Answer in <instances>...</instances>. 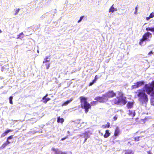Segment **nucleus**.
<instances>
[{
    "label": "nucleus",
    "mask_w": 154,
    "mask_h": 154,
    "mask_svg": "<svg viewBox=\"0 0 154 154\" xmlns=\"http://www.w3.org/2000/svg\"><path fill=\"white\" fill-rule=\"evenodd\" d=\"M145 92L151 96H154V81L151 83L146 84L144 86L143 90L137 91V95L139 97L138 100L142 104H146L148 101V96Z\"/></svg>",
    "instance_id": "1"
},
{
    "label": "nucleus",
    "mask_w": 154,
    "mask_h": 154,
    "mask_svg": "<svg viewBox=\"0 0 154 154\" xmlns=\"http://www.w3.org/2000/svg\"><path fill=\"white\" fill-rule=\"evenodd\" d=\"M81 107L85 109V112L87 113L89 109L91 107V105L87 102V99L83 96L80 97Z\"/></svg>",
    "instance_id": "2"
},
{
    "label": "nucleus",
    "mask_w": 154,
    "mask_h": 154,
    "mask_svg": "<svg viewBox=\"0 0 154 154\" xmlns=\"http://www.w3.org/2000/svg\"><path fill=\"white\" fill-rule=\"evenodd\" d=\"M126 99L125 97H121L120 98L117 97L116 98L112 100L111 101L113 104L123 105L127 103Z\"/></svg>",
    "instance_id": "3"
},
{
    "label": "nucleus",
    "mask_w": 154,
    "mask_h": 154,
    "mask_svg": "<svg viewBox=\"0 0 154 154\" xmlns=\"http://www.w3.org/2000/svg\"><path fill=\"white\" fill-rule=\"evenodd\" d=\"M92 134V132L90 131H87L84 133L80 135V136L82 138H84L83 143H85L87 139L90 137V135Z\"/></svg>",
    "instance_id": "4"
},
{
    "label": "nucleus",
    "mask_w": 154,
    "mask_h": 154,
    "mask_svg": "<svg viewBox=\"0 0 154 154\" xmlns=\"http://www.w3.org/2000/svg\"><path fill=\"white\" fill-rule=\"evenodd\" d=\"M150 37L151 38L152 34L150 32H147L143 35L142 38L145 41H149L150 39L149 38Z\"/></svg>",
    "instance_id": "5"
},
{
    "label": "nucleus",
    "mask_w": 154,
    "mask_h": 154,
    "mask_svg": "<svg viewBox=\"0 0 154 154\" xmlns=\"http://www.w3.org/2000/svg\"><path fill=\"white\" fill-rule=\"evenodd\" d=\"M109 98L112 97L116 96V94L113 91H110L106 93Z\"/></svg>",
    "instance_id": "6"
},
{
    "label": "nucleus",
    "mask_w": 154,
    "mask_h": 154,
    "mask_svg": "<svg viewBox=\"0 0 154 154\" xmlns=\"http://www.w3.org/2000/svg\"><path fill=\"white\" fill-rule=\"evenodd\" d=\"M51 149L53 151L55 152V154H61L62 152L57 148L55 149L53 147Z\"/></svg>",
    "instance_id": "7"
},
{
    "label": "nucleus",
    "mask_w": 154,
    "mask_h": 154,
    "mask_svg": "<svg viewBox=\"0 0 154 154\" xmlns=\"http://www.w3.org/2000/svg\"><path fill=\"white\" fill-rule=\"evenodd\" d=\"M24 36V35L23 34V33L22 32L20 33L19 35H17L16 38L17 39H19L21 40H22V39Z\"/></svg>",
    "instance_id": "8"
},
{
    "label": "nucleus",
    "mask_w": 154,
    "mask_h": 154,
    "mask_svg": "<svg viewBox=\"0 0 154 154\" xmlns=\"http://www.w3.org/2000/svg\"><path fill=\"white\" fill-rule=\"evenodd\" d=\"M13 131V130H11V129H8L6 131H5L4 133L2 134L1 135V137H4L5 135H6L8 133L10 132H12Z\"/></svg>",
    "instance_id": "9"
},
{
    "label": "nucleus",
    "mask_w": 154,
    "mask_h": 154,
    "mask_svg": "<svg viewBox=\"0 0 154 154\" xmlns=\"http://www.w3.org/2000/svg\"><path fill=\"white\" fill-rule=\"evenodd\" d=\"M102 97L103 100V102H105L108 100L109 97H108L106 94L103 95Z\"/></svg>",
    "instance_id": "10"
},
{
    "label": "nucleus",
    "mask_w": 154,
    "mask_h": 154,
    "mask_svg": "<svg viewBox=\"0 0 154 154\" xmlns=\"http://www.w3.org/2000/svg\"><path fill=\"white\" fill-rule=\"evenodd\" d=\"M124 154H134V152L131 149L126 150L125 151Z\"/></svg>",
    "instance_id": "11"
},
{
    "label": "nucleus",
    "mask_w": 154,
    "mask_h": 154,
    "mask_svg": "<svg viewBox=\"0 0 154 154\" xmlns=\"http://www.w3.org/2000/svg\"><path fill=\"white\" fill-rule=\"evenodd\" d=\"M109 130H107L106 131L105 134L104 135V137L106 138L109 137L110 135V133L109 132Z\"/></svg>",
    "instance_id": "12"
},
{
    "label": "nucleus",
    "mask_w": 154,
    "mask_h": 154,
    "mask_svg": "<svg viewBox=\"0 0 154 154\" xmlns=\"http://www.w3.org/2000/svg\"><path fill=\"white\" fill-rule=\"evenodd\" d=\"M129 114L132 117H134L135 115V111L134 110L129 111Z\"/></svg>",
    "instance_id": "13"
},
{
    "label": "nucleus",
    "mask_w": 154,
    "mask_h": 154,
    "mask_svg": "<svg viewBox=\"0 0 154 154\" xmlns=\"http://www.w3.org/2000/svg\"><path fill=\"white\" fill-rule=\"evenodd\" d=\"M73 100V99L71 98L70 99V100H68L64 102L63 104L62 105V106H66L68 105L69 103L70 102H71Z\"/></svg>",
    "instance_id": "14"
},
{
    "label": "nucleus",
    "mask_w": 154,
    "mask_h": 154,
    "mask_svg": "<svg viewBox=\"0 0 154 154\" xmlns=\"http://www.w3.org/2000/svg\"><path fill=\"white\" fill-rule=\"evenodd\" d=\"M95 100H97L98 101H99L100 102H103V100L102 97H95Z\"/></svg>",
    "instance_id": "15"
},
{
    "label": "nucleus",
    "mask_w": 154,
    "mask_h": 154,
    "mask_svg": "<svg viewBox=\"0 0 154 154\" xmlns=\"http://www.w3.org/2000/svg\"><path fill=\"white\" fill-rule=\"evenodd\" d=\"M117 9L115 8L113 5L109 9V12H113L114 11H116Z\"/></svg>",
    "instance_id": "16"
},
{
    "label": "nucleus",
    "mask_w": 154,
    "mask_h": 154,
    "mask_svg": "<svg viewBox=\"0 0 154 154\" xmlns=\"http://www.w3.org/2000/svg\"><path fill=\"white\" fill-rule=\"evenodd\" d=\"M138 87L141 86L144 84V81H142L138 82H136Z\"/></svg>",
    "instance_id": "17"
},
{
    "label": "nucleus",
    "mask_w": 154,
    "mask_h": 154,
    "mask_svg": "<svg viewBox=\"0 0 154 154\" xmlns=\"http://www.w3.org/2000/svg\"><path fill=\"white\" fill-rule=\"evenodd\" d=\"M133 102H128L127 104V106L129 109L132 108L133 106Z\"/></svg>",
    "instance_id": "18"
},
{
    "label": "nucleus",
    "mask_w": 154,
    "mask_h": 154,
    "mask_svg": "<svg viewBox=\"0 0 154 154\" xmlns=\"http://www.w3.org/2000/svg\"><path fill=\"white\" fill-rule=\"evenodd\" d=\"M119 133V130L118 128H117L115 130L114 135L115 136H117Z\"/></svg>",
    "instance_id": "19"
},
{
    "label": "nucleus",
    "mask_w": 154,
    "mask_h": 154,
    "mask_svg": "<svg viewBox=\"0 0 154 154\" xmlns=\"http://www.w3.org/2000/svg\"><path fill=\"white\" fill-rule=\"evenodd\" d=\"M50 100V98H49L46 97L45 99H43V98H42V99L41 101L42 102L44 103H46L48 101H49Z\"/></svg>",
    "instance_id": "20"
},
{
    "label": "nucleus",
    "mask_w": 154,
    "mask_h": 154,
    "mask_svg": "<svg viewBox=\"0 0 154 154\" xmlns=\"http://www.w3.org/2000/svg\"><path fill=\"white\" fill-rule=\"evenodd\" d=\"M64 121L63 118H60V117L57 118V122L58 123H63Z\"/></svg>",
    "instance_id": "21"
},
{
    "label": "nucleus",
    "mask_w": 154,
    "mask_h": 154,
    "mask_svg": "<svg viewBox=\"0 0 154 154\" xmlns=\"http://www.w3.org/2000/svg\"><path fill=\"white\" fill-rule=\"evenodd\" d=\"M146 30L147 31H150L154 32V27H147L146 28Z\"/></svg>",
    "instance_id": "22"
},
{
    "label": "nucleus",
    "mask_w": 154,
    "mask_h": 154,
    "mask_svg": "<svg viewBox=\"0 0 154 154\" xmlns=\"http://www.w3.org/2000/svg\"><path fill=\"white\" fill-rule=\"evenodd\" d=\"M110 123L109 122H107L106 125H103L102 127L104 128H108L110 127Z\"/></svg>",
    "instance_id": "23"
},
{
    "label": "nucleus",
    "mask_w": 154,
    "mask_h": 154,
    "mask_svg": "<svg viewBox=\"0 0 154 154\" xmlns=\"http://www.w3.org/2000/svg\"><path fill=\"white\" fill-rule=\"evenodd\" d=\"M8 68V66L5 65L2 67L1 70L2 71H4L5 69H7Z\"/></svg>",
    "instance_id": "24"
},
{
    "label": "nucleus",
    "mask_w": 154,
    "mask_h": 154,
    "mask_svg": "<svg viewBox=\"0 0 154 154\" xmlns=\"http://www.w3.org/2000/svg\"><path fill=\"white\" fill-rule=\"evenodd\" d=\"M14 11L15 12V13H14L15 15H17L18 14V13L19 11L20 10V9L19 8L18 9H15L14 10Z\"/></svg>",
    "instance_id": "25"
},
{
    "label": "nucleus",
    "mask_w": 154,
    "mask_h": 154,
    "mask_svg": "<svg viewBox=\"0 0 154 154\" xmlns=\"http://www.w3.org/2000/svg\"><path fill=\"white\" fill-rule=\"evenodd\" d=\"M45 63L46 66V69H48L50 67V63L49 62Z\"/></svg>",
    "instance_id": "26"
},
{
    "label": "nucleus",
    "mask_w": 154,
    "mask_h": 154,
    "mask_svg": "<svg viewBox=\"0 0 154 154\" xmlns=\"http://www.w3.org/2000/svg\"><path fill=\"white\" fill-rule=\"evenodd\" d=\"M138 88V87L136 83H135L134 85H133L131 87V88L132 89H134V88Z\"/></svg>",
    "instance_id": "27"
},
{
    "label": "nucleus",
    "mask_w": 154,
    "mask_h": 154,
    "mask_svg": "<svg viewBox=\"0 0 154 154\" xmlns=\"http://www.w3.org/2000/svg\"><path fill=\"white\" fill-rule=\"evenodd\" d=\"M7 145L6 143H5L0 147V148L1 149H2L5 148Z\"/></svg>",
    "instance_id": "28"
},
{
    "label": "nucleus",
    "mask_w": 154,
    "mask_h": 154,
    "mask_svg": "<svg viewBox=\"0 0 154 154\" xmlns=\"http://www.w3.org/2000/svg\"><path fill=\"white\" fill-rule=\"evenodd\" d=\"M13 98V97L12 96H10L9 97V103L10 104H12L13 102H12V99Z\"/></svg>",
    "instance_id": "29"
},
{
    "label": "nucleus",
    "mask_w": 154,
    "mask_h": 154,
    "mask_svg": "<svg viewBox=\"0 0 154 154\" xmlns=\"http://www.w3.org/2000/svg\"><path fill=\"white\" fill-rule=\"evenodd\" d=\"M145 41V40H144V39H143V38H142V39L140 40V42H139V45H143V41Z\"/></svg>",
    "instance_id": "30"
},
{
    "label": "nucleus",
    "mask_w": 154,
    "mask_h": 154,
    "mask_svg": "<svg viewBox=\"0 0 154 154\" xmlns=\"http://www.w3.org/2000/svg\"><path fill=\"white\" fill-rule=\"evenodd\" d=\"M84 17V16H82L80 18L79 20L78 21V23H79L81 22V21L82 20L83 18Z\"/></svg>",
    "instance_id": "31"
},
{
    "label": "nucleus",
    "mask_w": 154,
    "mask_h": 154,
    "mask_svg": "<svg viewBox=\"0 0 154 154\" xmlns=\"http://www.w3.org/2000/svg\"><path fill=\"white\" fill-rule=\"evenodd\" d=\"M45 58V59L49 60V61H50V56L48 55L46 56Z\"/></svg>",
    "instance_id": "32"
},
{
    "label": "nucleus",
    "mask_w": 154,
    "mask_h": 154,
    "mask_svg": "<svg viewBox=\"0 0 154 154\" xmlns=\"http://www.w3.org/2000/svg\"><path fill=\"white\" fill-rule=\"evenodd\" d=\"M49 60H47V59H45V58L44 59V60L43 61V64H44L45 63L49 62Z\"/></svg>",
    "instance_id": "33"
},
{
    "label": "nucleus",
    "mask_w": 154,
    "mask_h": 154,
    "mask_svg": "<svg viewBox=\"0 0 154 154\" xmlns=\"http://www.w3.org/2000/svg\"><path fill=\"white\" fill-rule=\"evenodd\" d=\"M149 16L151 18H152L154 16V13L153 12L151 13Z\"/></svg>",
    "instance_id": "34"
},
{
    "label": "nucleus",
    "mask_w": 154,
    "mask_h": 154,
    "mask_svg": "<svg viewBox=\"0 0 154 154\" xmlns=\"http://www.w3.org/2000/svg\"><path fill=\"white\" fill-rule=\"evenodd\" d=\"M98 77L97 76V75H96L95 77V78H94V79L93 80V81H94L95 82H96V81L98 79Z\"/></svg>",
    "instance_id": "35"
},
{
    "label": "nucleus",
    "mask_w": 154,
    "mask_h": 154,
    "mask_svg": "<svg viewBox=\"0 0 154 154\" xmlns=\"http://www.w3.org/2000/svg\"><path fill=\"white\" fill-rule=\"evenodd\" d=\"M95 82L94 81H93V80L92 81V82H91L90 84H89V86H91L94 83H95Z\"/></svg>",
    "instance_id": "36"
},
{
    "label": "nucleus",
    "mask_w": 154,
    "mask_h": 154,
    "mask_svg": "<svg viewBox=\"0 0 154 154\" xmlns=\"http://www.w3.org/2000/svg\"><path fill=\"white\" fill-rule=\"evenodd\" d=\"M13 135H11L10 136H9V137H8L7 139L8 140H10V139H12V137H13Z\"/></svg>",
    "instance_id": "37"
},
{
    "label": "nucleus",
    "mask_w": 154,
    "mask_h": 154,
    "mask_svg": "<svg viewBox=\"0 0 154 154\" xmlns=\"http://www.w3.org/2000/svg\"><path fill=\"white\" fill-rule=\"evenodd\" d=\"M154 53V52H152V51H150L148 54V55H149V56H150L152 54H153Z\"/></svg>",
    "instance_id": "38"
},
{
    "label": "nucleus",
    "mask_w": 154,
    "mask_h": 154,
    "mask_svg": "<svg viewBox=\"0 0 154 154\" xmlns=\"http://www.w3.org/2000/svg\"><path fill=\"white\" fill-rule=\"evenodd\" d=\"M8 140H8L7 139V141L5 142L7 145L11 143V142L9 141Z\"/></svg>",
    "instance_id": "39"
},
{
    "label": "nucleus",
    "mask_w": 154,
    "mask_h": 154,
    "mask_svg": "<svg viewBox=\"0 0 154 154\" xmlns=\"http://www.w3.org/2000/svg\"><path fill=\"white\" fill-rule=\"evenodd\" d=\"M135 11L134 12V14H136L137 13V7H136L135 8Z\"/></svg>",
    "instance_id": "40"
},
{
    "label": "nucleus",
    "mask_w": 154,
    "mask_h": 154,
    "mask_svg": "<svg viewBox=\"0 0 154 154\" xmlns=\"http://www.w3.org/2000/svg\"><path fill=\"white\" fill-rule=\"evenodd\" d=\"M139 137H138L137 138L135 137L134 138V140L135 141H138L139 140Z\"/></svg>",
    "instance_id": "41"
},
{
    "label": "nucleus",
    "mask_w": 154,
    "mask_h": 154,
    "mask_svg": "<svg viewBox=\"0 0 154 154\" xmlns=\"http://www.w3.org/2000/svg\"><path fill=\"white\" fill-rule=\"evenodd\" d=\"M48 94H46L45 96L43 97V99H45V98L47 97L48 96Z\"/></svg>",
    "instance_id": "42"
},
{
    "label": "nucleus",
    "mask_w": 154,
    "mask_h": 154,
    "mask_svg": "<svg viewBox=\"0 0 154 154\" xmlns=\"http://www.w3.org/2000/svg\"><path fill=\"white\" fill-rule=\"evenodd\" d=\"M117 119V117L116 116H115L114 117H113V119L115 121Z\"/></svg>",
    "instance_id": "43"
},
{
    "label": "nucleus",
    "mask_w": 154,
    "mask_h": 154,
    "mask_svg": "<svg viewBox=\"0 0 154 154\" xmlns=\"http://www.w3.org/2000/svg\"><path fill=\"white\" fill-rule=\"evenodd\" d=\"M150 18H151V17H150L149 16V17H147L146 18V19L147 20H149Z\"/></svg>",
    "instance_id": "44"
},
{
    "label": "nucleus",
    "mask_w": 154,
    "mask_h": 154,
    "mask_svg": "<svg viewBox=\"0 0 154 154\" xmlns=\"http://www.w3.org/2000/svg\"><path fill=\"white\" fill-rule=\"evenodd\" d=\"M66 137H64V138H63L61 139V140H65V139H66Z\"/></svg>",
    "instance_id": "45"
},
{
    "label": "nucleus",
    "mask_w": 154,
    "mask_h": 154,
    "mask_svg": "<svg viewBox=\"0 0 154 154\" xmlns=\"http://www.w3.org/2000/svg\"><path fill=\"white\" fill-rule=\"evenodd\" d=\"M93 103H94V105H95L97 102L96 101H93Z\"/></svg>",
    "instance_id": "46"
},
{
    "label": "nucleus",
    "mask_w": 154,
    "mask_h": 154,
    "mask_svg": "<svg viewBox=\"0 0 154 154\" xmlns=\"http://www.w3.org/2000/svg\"><path fill=\"white\" fill-rule=\"evenodd\" d=\"M61 154H67L65 152H62Z\"/></svg>",
    "instance_id": "47"
},
{
    "label": "nucleus",
    "mask_w": 154,
    "mask_h": 154,
    "mask_svg": "<svg viewBox=\"0 0 154 154\" xmlns=\"http://www.w3.org/2000/svg\"><path fill=\"white\" fill-rule=\"evenodd\" d=\"M37 52L38 53H39V51L38 50H37Z\"/></svg>",
    "instance_id": "48"
},
{
    "label": "nucleus",
    "mask_w": 154,
    "mask_h": 154,
    "mask_svg": "<svg viewBox=\"0 0 154 154\" xmlns=\"http://www.w3.org/2000/svg\"><path fill=\"white\" fill-rule=\"evenodd\" d=\"M2 32L1 30V29H0V33H1Z\"/></svg>",
    "instance_id": "49"
},
{
    "label": "nucleus",
    "mask_w": 154,
    "mask_h": 154,
    "mask_svg": "<svg viewBox=\"0 0 154 154\" xmlns=\"http://www.w3.org/2000/svg\"><path fill=\"white\" fill-rule=\"evenodd\" d=\"M152 126L153 127H154V124L152 125Z\"/></svg>",
    "instance_id": "50"
},
{
    "label": "nucleus",
    "mask_w": 154,
    "mask_h": 154,
    "mask_svg": "<svg viewBox=\"0 0 154 154\" xmlns=\"http://www.w3.org/2000/svg\"><path fill=\"white\" fill-rule=\"evenodd\" d=\"M69 131H68V133H69Z\"/></svg>",
    "instance_id": "51"
},
{
    "label": "nucleus",
    "mask_w": 154,
    "mask_h": 154,
    "mask_svg": "<svg viewBox=\"0 0 154 154\" xmlns=\"http://www.w3.org/2000/svg\"><path fill=\"white\" fill-rule=\"evenodd\" d=\"M91 104H94V103H91Z\"/></svg>",
    "instance_id": "52"
},
{
    "label": "nucleus",
    "mask_w": 154,
    "mask_h": 154,
    "mask_svg": "<svg viewBox=\"0 0 154 154\" xmlns=\"http://www.w3.org/2000/svg\"><path fill=\"white\" fill-rule=\"evenodd\" d=\"M149 154H152L150 153H149Z\"/></svg>",
    "instance_id": "53"
}]
</instances>
